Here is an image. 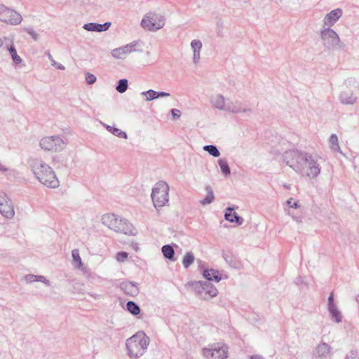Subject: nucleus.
<instances>
[{
    "label": "nucleus",
    "instance_id": "obj_25",
    "mask_svg": "<svg viewBox=\"0 0 359 359\" xmlns=\"http://www.w3.org/2000/svg\"><path fill=\"white\" fill-rule=\"evenodd\" d=\"M203 276L208 280H215V282H219L222 279L221 276L218 271L215 269H207L203 271Z\"/></svg>",
    "mask_w": 359,
    "mask_h": 359
},
{
    "label": "nucleus",
    "instance_id": "obj_2",
    "mask_svg": "<svg viewBox=\"0 0 359 359\" xmlns=\"http://www.w3.org/2000/svg\"><path fill=\"white\" fill-rule=\"evenodd\" d=\"M29 167L35 178L43 185L55 189L59 187L60 182L53 168L43 160L32 158L29 161Z\"/></svg>",
    "mask_w": 359,
    "mask_h": 359
},
{
    "label": "nucleus",
    "instance_id": "obj_54",
    "mask_svg": "<svg viewBox=\"0 0 359 359\" xmlns=\"http://www.w3.org/2000/svg\"><path fill=\"white\" fill-rule=\"evenodd\" d=\"M293 219L295 220L297 222H301V219H299L298 217H293Z\"/></svg>",
    "mask_w": 359,
    "mask_h": 359
},
{
    "label": "nucleus",
    "instance_id": "obj_45",
    "mask_svg": "<svg viewBox=\"0 0 359 359\" xmlns=\"http://www.w3.org/2000/svg\"><path fill=\"white\" fill-rule=\"evenodd\" d=\"M36 278H37V282H41L43 283H44L47 286H50V281L46 279V278L43 276H36Z\"/></svg>",
    "mask_w": 359,
    "mask_h": 359
},
{
    "label": "nucleus",
    "instance_id": "obj_32",
    "mask_svg": "<svg viewBox=\"0 0 359 359\" xmlns=\"http://www.w3.org/2000/svg\"><path fill=\"white\" fill-rule=\"evenodd\" d=\"M329 144L330 145V148L333 151H339L340 150V147L339 145L338 137L335 134H332L329 139Z\"/></svg>",
    "mask_w": 359,
    "mask_h": 359
},
{
    "label": "nucleus",
    "instance_id": "obj_36",
    "mask_svg": "<svg viewBox=\"0 0 359 359\" xmlns=\"http://www.w3.org/2000/svg\"><path fill=\"white\" fill-rule=\"evenodd\" d=\"M46 55H47L48 58L49 59L52 66L55 67L57 69H60V70H65V67L63 65L57 62L53 59V56H52V55L50 54V52L48 51L46 53Z\"/></svg>",
    "mask_w": 359,
    "mask_h": 359
},
{
    "label": "nucleus",
    "instance_id": "obj_4",
    "mask_svg": "<svg viewBox=\"0 0 359 359\" xmlns=\"http://www.w3.org/2000/svg\"><path fill=\"white\" fill-rule=\"evenodd\" d=\"M102 223L117 233L126 235H135L136 229L127 219L114 214H105L102 217Z\"/></svg>",
    "mask_w": 359,
    "mask_h": 359
},
{
    "label": "nucleus",
    "instance_id": "obj_42",
    "mask_svg": "<svg viewBox=\"0 0 359 359\" xmlns=\"http://www.w3.org/2000/svg\"><path fill=\"white\" fill-rule=\"evenodd\" d=\"M128 255L126 252H119L116 254V259L118 262H123L127 259Z\"/></svg>",
    "mask_w": 359,
    "mask_h": 359
},
{
    "label": "nucleus",
    "instance_id": "obj_38",
    "mask_svg": "<svg viewBox=\"0 0 359 359\" xmlns=\"http://www.w3.org/2000/svg\"><path fill=\"white\" fill-rule=\"evenodd\" d=\"M283 6L286 9H292L295 4L296 0H278Z\"/></svg>",
    "mask_w": 359,
    "mask_h": 359
},
{
    "label": "nucleus",
    "instance_id": "obj_20",
    "mask_svg": "<svg viewBox=\"0 0 359 359\" xmlns=\"http://www.w3.org/2000/svg\"><path fill=\"white\" fill-rule=\"evenodd\" d=\"M227 98L224 97V96L222 94L217 93L212 95L210 98V103L218 110L224 111L225 106L226 105Z\"/></svg>",
    "mask_w": 359,
    "mask_h": 359
},
{
    "label": "nucleus",
    "instance_id": "obj_5",
    "mask_svg": "<svg viewBox=\"0 0 359 359\" xmlns=\"http://www.w3.org/2000/svg\"><path fill=\"white\" fill-rule=\"evenodd\" d=\"M359 88V83L355 78H348L344 81L339 95L338 100L342 105L353 106L358 103V96L357 90Z\"/></svg>",
    "mask_w": 359,
    "mask_h": 359
},
{
    "label": "nucleus",
    "instance_id": "obj_7",
    "mask_svg": "<svg viewBox=\"0 0 359 359\" xmlns=\"http://www.w3.org/2000/svg\"><path fill=\"white\" fill-rule=\"evenodd\" d=\"M319 34L323 45L329 49H343L345 47L344 43L332 28L321 27Z\"/></svg>",
    "mask_w": 359,
    "mask_h": 359
},
{
    "label": "nucleus",
    "instance_id": "obj_18",
    "mask_svg": "<svg viewBox=\"0 0 359 359\" xmlns=\"http://www.w3.org/2000/svg\"><path fill=\"white\" fill-rule=\"evenodd\" d=\"M332 348L331 346L322 341L318 344L314 348L312 353L313 359H326L331 355Z\"/></svg>",
    "mask_w": 359,
    "mask_h": 359
},
{
    "label": "nucleus",
    "instance_id": "obj_47",
    "mask_svg": "<svg viewBox=\"0 0 359 359\" xmlns=\"http://www.w3.org/2000/svg\"><path fill=\"white\" fill-rule=\"evenodd\" d=\"M170 95L168 93L166 92H157V97H169Z\"/></svg>",
    "mask_w": 359,
    "mask_h": 359
},
{
    "label": "nucleus",
    "instance_id": "obj_19",
    "mask_svg": "<svg viewBox=\"0 0 359 359\" xmlns=\"http://www.w3.org/2000/svg\"><path fill=\"white\" fill-rule=\"evenodd\" d=\"M120 288L128 295L135 297L139 294V287L137 283L125 281L120 284Z\"/></svg>",
    "mask_w": 359,
    "mask_h": 359
},
{
    "label": "nucleus",
    "instance_id": "obj_29",
    "mask_svg": "<svg viewBox=\"0 0 359 359\" xmlns=\"http://www.w3.org/2000/svg\"><path fill=\"white\" fill-rule=\"evenodd\" d=\"M195 257L192 252H187L182 259V264L185 269H188L194 262Z\"/></svg>",
    "mask_w": 359,
    "mask_h": 359
},
{
    "label": "nucleus",
    "instance_id": "obj_50",
    "mask_svg": "<svg viewBox=\"0 0 359 359\" xmlns=\"http://www.w3.org/2000/svg\"><path fill=\"white\" fill-rule=\"evenodd\" d=\"M250 359H264L262 356L259 355H254L250 356Z\"/></svg>",
    "mask_w": 359,
    "mask_h": 359
},
{
    "label": "nucleus",
    "instance_id": "obj_39",
    "mask_svg": "<svg viewBox=\"0 0 359 359\" xmlns=\"http://www.w3.org/2000/svg\"><path fill=\"white\" fill-rule=\"evenodd\" d=\"M96 76L90 73V72H87L86 74V82L89 84V85H92L93 83H95L96 82Z\"/></svg>",
    "mask_w": 359,
    "mask_h": 359
},
{
    "label": "nucleus",
    "instance_id": "obj_37",
    "mask_svg": "<svg viewBox=\"0 0 359 359\" xmlns=\"http://www.w3.org/2000/svg\"><path fill=\"white\" fill-rule=\"evenodd\" d=\"M112 134L119 138H123V139H127L128 138V135L126 132L124 131H122L121 129L118 128H114V129L112 130Z\"/></svg>",
    "mask_w": 359,
    "mask_h": 359
},
{
    "label": "nucleus",
    "instance_id": "obj_24",
    "mask_svg": "<svg viewBox=\"0 0 359 359\" xmlns=\"http://www.w3.org/2000/svg\"><path fill=\"white\" fill-rule=\"evenodd\" d=\"M72 264L76 269H79L82 270L83 271H86V268H83V263L81 259L79 251L78 249H74L72 251Z\"/></svg>",
    "mask_w": 359,
    "mask_h": 359
},
{
    "label": "nucleus",
    "instance_id": "obj_55",
    "mask_svg": "<svg viewBox=\"0 0 359 359\" xmlns=\"http://www.w3.org/2000/svg\"><path fill=\"white\" fill-rule=\"evenodd\" d=\"M4 44V41L1 38H0V48L3 46Z\"/></svg>",
    "mask_w": 359,
    "mask_h": 359
},
{
    "label": "nucleus",
    "instance_id": "obj_46",
    "mask_svg": "<svg viewBox=\"0 0 359 359\" xmlns=\"http://www.w3.org/2000/svg\"><path fill=\"white\" fill-rule=\"evenodd\" d=\"M171 114L174 118L178 119L181 116V111L177 109H172L171 110Z\"/></svg>",
    "mask_w": 359,
    "mask_h": 359
},
{
    "label": "nucleus",
    "instance_id": "obj_31",
    "mask_svg": "<svg viewBox=\"0 0 359 359\" xmlns=\"http://www.w3.org/2000/svg\"><path fill=\"white\" fill-rule=\"evenodd\" d=\"M126 307L128 311L133 315L137 316L140 313V306L134 302L130 301L127 302Z\"/></svg>",
    "mask_w": 359,
    "mask_h": 359
},
{
    "label": "nucleus",
    "instance_id": "obj_22",
    "mask_svg": "<svg viewBox=\"0 0 359 359\" xmlns=\"http://www.w3.org/2000/svg\"><path fill=\"white\" fill-rule=\"evenodd\" d=\"M111 25L110 22H105L104 24H99L95 22H89L85 24L83 28L90 32H101L107 30Z\"/></svg>",
    "mask_w": 359,
    "mask_h": 359
},
{
    "label": "nucleus",
    "instance_id": "obj_13",
    "mask_svg": "<svg viewBox=\"0 0 359 359\" xmlns=\"http://www.w3.org/2000/svg\"><path fill=\"white\" fill-rule=\"evenodd\" d=\"M137 47L138 43L137 41H133L125 46L113 49L111 53L116 59L124 60L129 54L137 51Z\"/></svg>",
    "mask_w": 359,
    "mask_h": 359
},
{
    "label": "nucleus",
    "instance_id": "obj_11",
    "mask_svg": "<svg viewBox=\"0 0 359 359\" xmlns=\"http://www.w3.org/2000/svg\"><path fill=\"white\" fill-rule=\"evenodd\" d=\"M196 290L198 296L205 300L216 297L218 293L217 288L208 281L196 283Z\"/></svg>",
    "mask_w": 359,
    "mask_h": 359
},
{
    "label": "nucleus",
    "instance_id": "obj_26",
    "mask_svg": "<svg viewBox=\"0 0 359 359\" xmlns=\"http://www.w3.org/2000/svg\"><path fill=\"white\" fill-rule=\"evenodd\" d=\"M205 191L207 192V196H205V198L204 199H203L200 201V203L203 205H205L212 203L215 199L213 190L210 186H206Z\"/></svg>",
    "mask_w": 359,
    "mask_h": 359
},
{
    "label": "nucleus",
    "instance_id": "obj_33",
    "mask_svg": "<svg viewBox=\"0 0 359 359\" xmlns=\"http://www.w3.org/2000/svg\"><path fill=\"white\" fill-rule=\"evenodd\" d=\"M141 95L145 97L146 102H149L158 98L157 91L151 89L142 92Z\"/></svg>",
    "mask_w": 359,
    "mask_h": 359
},
{
    "label": "nucleus",
    "instance_id": "obj_35",
    "mask_svg": "<svg viewBox=\"0 0 359 359\" xmlns=\"http://www.w3.org/2000/svg\"><path fill=\"white\" fill-rule=\"evenodd\" d=\"M203 149L214 157H218L220 155L219 149L215 145H205Z\"/></svg>",
    "mask_w": 359,
    "mask_h": 359
},
{
    "label": "nucleus",
    "instance_id": "obj_48",
    "mask_svg": "<svg viewBox=\"0 0 359 359\" xmlns=\"http://www.w3.org/2000/svg\"><path fill=\"white\" fill-rule=\"evenodd\" d=\"M102 125L109 131L111 133H112V130L114 129V127L113 126H111L109 125H107L104 123H102Z\"/></svg>",
    "mask_w": 359,
    "mask_h": 359
},
{
    "label": "nucleus",
    "instance_id": "obj_12",
    "mask_svg": "<svg viewBox=\"0 0 359 359\" xmlns=\"http://www.w3.org/2000/svg\"><path fill=\"white\" fill-rule=\"evenodd\" d=\"M22 18L15 11L0 4V21L11 25H18L21 22Z\"/></svg>",
    "mask_w": 359,
    "mask_h": 359
},
{
    "label": "nucleus",
    "instance_id": "obj_6",
    "mask_svg": "<svg viewBox=\"0 0 359 359\" xmlns=\"http://www.w3.org/2000/svg\"><path fill=\"white\" fill-rule=\"evenodd\" d=\"M170 187L165 181H159L152 189L151 197L154 206L158 209L166 205L169 202Z\"/></svg>",
    "mask_w": 359,
    "mask_h": 359
},
{
    "label": "nucleus",
    "instance_id": "obj_16",
    "mask_svg": "<svg viewBox=\"0 0 359 359\" xmlns=\"http://www.w3.org/2000/svg\"><path fill=\"white\" fill-rule=\"evenodd\" d=\"M343 10L340 8H335L326 13L323 20L321 27H332L340 20L343 15Z\"/></svg>",
    "mask_w": 359,
    "mask_h": 359
},
{
    "label": "nucleus",
    "instance_id": "obj_49",
    "mask_svg": "<svg viewBox=\"0 0 359 359\" xmlns=\"http://www.w3.org/2000/svg\"><path fill=\"white\" fill-rule=\"evenodd\" d=\"M8 170V168H6L4 165L0 163V171L5 172L7 171Z\"/></svg>",
    "mask_w": 359,
    "mask_h": 359
},
{
    "label": "nucleus",
    "instance_id": "obj_3",
    "mask_svg": "<svg viewBox=\"0 0 359 359\" xmlns=\"http://www.w3.org/2000/svg\"><path fill=\"white\" fill-rule=\"evenodd\" d=\"M149 338L144 332H138L126 340L128 355L130 358L137 359L144 355L149 344Z\"/></svg>",
    "mask_w": 359,
    "mask_h": 359
},
{
    "label": "nucleus",
    "instance_id": "obj_10",
    "mask_svg": "<svg viewBox=\"0 0 359 359\" xmlns=\"http://www.w3.org/2000/svg\"><path fill=\"white\" fill-rule=\"evenodd\" d=\"M39 145L45 151L59 152L65 148L67 143L60 136L53 135L43 137Z\"/></svg>",
    "mask_w": 359,
    "mask_h": 359
},
{
    "label": "nucleus",
    "instance_id": "obj_51",
    "mask_svg": "<svg viewBox=\"0 0 359 359\" xmlns=\"http://www.w3.org/2000/svg\"><path fill=\"white\" fill-rule=\"evenodd\" d=\"M94 299H98L100 297V295L97 294H89Z\"/></svg>",
    "mask_w": 359,
    "mask_h": 359
},
{
    "label": "nucleus",
    "instance_id": "obj_23",
    "mask_svg": "<svg viewBox=\"0 0 359 359\" xmlns=\"http://www.w3.org/2000/svg\"><path fill=\"white\" fill-rule=\"evenodd\" d=\"M224 217L226 220H228L230 222H236L239 225L243 224V219L238 215V214L235 212H233V208H227Z\"/></svg>",
    "mask_w": 359,
    "mask_h": 359
},
{
    "label": "nucleus",
    "instance_id": "obj_41",
    "mask_svg": "<svg viewBox=\"0 0 359 359\" xmlns=\"http://www.w3.org/2000/svg\"><path fill=\"white\" fill-rule=\"evenodd\" d=\"M23 279L26 283H32L34 282H37L36 275L34 274H27L24 276Z\"/></svg>",
    "mask_w": 359,
    "mask_h": 359
},
{
    "label": "nucleus",
    "instance_id": "obj_8",
    "mask_svg": "<svg viewBox=\"0 0 359 359\" xmlns=\"http://www.w3.org/2000/svg\"><path fill=\"white\" fill-rule=\"evenodd\" d=\"M205 359H226L229 357V346L224 343L208 344L201 350Z\"/></svg>",
    "mask_w": 359,
    "mask_h": 359
},
{
    "label": "nucleus",
    "instance_id": "obj_14",
    "mask_svg": "<svg viewBox=\"0 0 359 359\" xmlns=\"http://www.w3.org/2000/svg\"><path fill=\"white\" fill-rule=\"evenodd\" d=\"M0 214L6 219H12L15 216L14 205L11 199L6 195H0Z\"/></svg>",
    "mask_w": 359,
    "mask_h": 359
},
{
    "label": "nucleus",
    "instance_id": "obj_9",
    "mask_svg": "<svg viewBox=\"0 0 359 359\" xmlns=\"http://www.w3.org/2000/svg\"><path fill=\"white\" fill-rule=\"evenodd\" d=\"M165 23V19L163 15L155 12H148L144 15L140 25L147 31L156 32L163 28Z\"/></svg>",
    "mask_w": 359,
    "mask_h": 359
},
{
    "label": "nucleus",
    "instance_id": "obj_28",
    "mask_svg": "<svg viewBox=\"0 0 359 359\" xmlns=\"http://www.w3.org/2000/svg\"><path fill=\"white\" fill-rule=\"evenodd\" d=\"M7 50H8V52H9L11 57H12L13 62L15 65H18V64H20L22 62V59L18 55L16 49H15V46L13 45L8 46L7 47Z\"/></svg>",
    "mask_w": 359,
    "mask_h": 359
},
{
    "label": "nucleus",
    "instance_id": "obj_27",
    "mask_svg": "<svg viewBox=\"0 0 359 359\" xmlns=\"http://www.w3.org/2000/svg\"><path fill=\"white\" fill-rule=\"evenodd\" d=\"M163 256L169 259L174 261L175 251L173 248L170 245H165L161 248Z\"/></svg>",
    "mask_w": 359,
    "mask_h": 359
},
{
    "label": "nucleus",
    "instance_id": "obj_52",
    "mask_svg": "<svg viewBox=\"0 0 359 359\" xmlns=\"http://www.w3.org/2000/svg\"><path fill=\"white\" fill-rule=\"evenodd\" d=\"M243 4L250 5V0H242Z\"/></svg>",
    "mask_w": 359,
    "mask_h": 359
},
{
    "label": "nucleus",
    "instance_id": "obj_56",
    "mask_svg": "<svg viewBox=\"0 0 359 359\" xmlns=\"http://www.w3.org/2000/svg\"><path fill=\"white\" fill-rule=\"evenodd\" d=\"M356 301L359 302V294L356 297Z\"/></svg>",
    "mask_w": 359,
    "mask_h": 359
},
{
    "label": "nucleus",
    "instance_id": "obj_1",
    "mask_svg": "<svg viewBox=\"0 0 359 359\" xmlns=\"http://www.w3.org/2000/svg\"><path fill=\"white\" fill-rule=\"evenodd\" d=\"M283 159L297 174L303 177L314 180L320 174L321 158L316 154L291 149L284 152Z\"/></svg>",
    "mask_w": 359,
    "mask_h": 359
},
{
    "label": "nucleus",
    "instance_id": "obj_34",
    "mask_svg": "<svg viewBox=\"0 0 359 359\" xmlns=\"http://www.w3.org/2000/svg\"><path fill=\"white\" fill-rule=\"evenodd\" d=\"M128 87V80L126 79H122L118 81V85L116 87V90L120 93H123L127 90Z\"/></svg>",
    "mask_w": 359,
    "mask_h": 359
},
{
    "label": "nucleus",
    "instance_id": "obj_30",
    "mask_svg": "<svg viewBox=\"0 0 359 359\" xmlns=\"http://www.w3.org/2000/svg\"><path fill=\"white\" fill-rule=\"evenodd\" d=\"M220 170L224 176H228L231 173L230 168L228 165L226 160L221 158L218 161Z\"/></svg>",
    "mask_w": 359,
    "mask_h": 359
},
{
    "label": "nucleus",
    "instance_id": "obj_17",
    "mask_svg": "<svg viewBox=\"0 0 359 359\" xmlns=\"http://www.w3.org/2000/svg\"><path fill=\"white\" fill-rule=\"evenodd\" d=\"M224 111L232 114L250 113L252 112V109L250 108L245 107L244 104L238 100H233L227 98Z\"/></svg>",
    "mask_w": 359,
    "mask_h": 359
},
{
    "label": "nucleus",
    "instance_id": "obj_53",
    "mask_svg": "<svg viewBox=\"0 0 359 359\" xmlns=\"http://www.w3.org/2000/svg\"><path fill=\"white\" fill-rule=\"evenodd\" d=\"M283 187L286 189H290V184H283Z\"/></svg>",
    "mask_w": 359,
    "mask_h": 359
},
{
    "label": "nucleus",
    "instance_id": "obj_40",
    "mask_svg": "<svg viewBox=\"0 0 359 359\" xmlns=\"http://www.w3.org/2000/svg\"><path fill=\"white\" fill-rule=\"evenodd\" d=\"M26 32L32 36L34 41H38L39 39V34L32 28L27 27L25 29Z\"/></svg>",
    "mask_w": 359,
    "mask_h": 359
},
{
    "label": "nucleus",
    "instance_id": "obj_44",
    "mask_svg": "<svg viewBox=\"0 0 359 359\" xmlns=\"http://www.w3.org/2000/svg\"><path fill=\"white\" fill-rule=\"evenodd\" d=\"M287 204L288 205L289 207L292 208H298L300 207V205L299 203V201H294L292 198H289L287 201Z\"/></svg>",
    "mask_w": 359,
    "mask_h": 359
},
{
    "label": "nucleus",
    "instance_id": "obj_21",
    "mask_svg": "<svg viewBox=\"0 0 359 359\" xmlns=\"http://www.w3.org/2000/svg\"><path fill=\"white\" fill-rule=\"evenodd\" d=\"M191 48L193 51V62L198 64L201 59V51L203 47L202 42L198 39H194L191 42Z\"/></svg>",
    "mask_w": 359,
    "mask_h": 359
},
{
    "label": "nucleus",
    "instance_id": "obj_15",
    "mask_svg": "<svg viewBox=\"0 0 359 359\" xmlns=\"http://www.w3.org/2000/svg\"><path fill=\"white\" fill-rule=\"evenodd\" d=\"M327 310L329 311L330 317L333 322L336 323H340L342 322L343 314L337 304L334 302L333 292L330 294L327 299Z\"/></svg>",
    "mask_w": 359,
    "mask_h": 359
},
{
    "label": "nucleus",
    "instance_id": "obj_43",
    "mask_svg": "<svg viewBox=\"0 0 359 359\" xmlns=\"http://www.w3.org/2000/svg\"><path fill=\"white\" fill-rule=\"evenodd\" d=\"M345 359H359V353L357 351H351L346 355Z\"/></svg>",
    "mask_w": 359,
    "mask_h": 359
}]
</instances>
